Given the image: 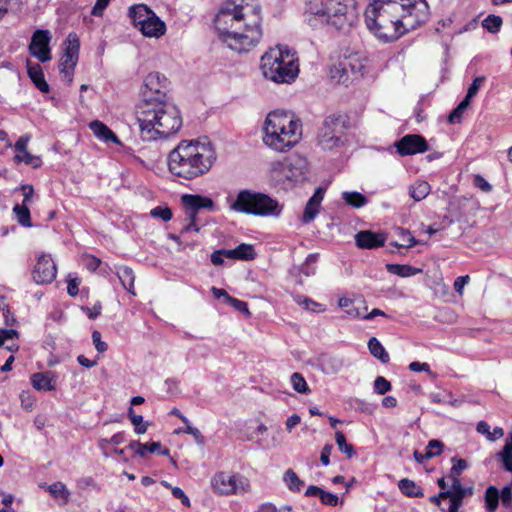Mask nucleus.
Masks as SVG:
<instances>
[{
    "mask_svg": "<svg viewBox=\"0 0 512 512\" xmlns=\"http://www.w3.org/2000/svg\"><path fill=\"white\" fill-rule=\"evenodd\" d=\"M28 75L35 86L43 93L49 92V85L44 78V73L39 64L27 63Z\"/></svg>",
    "mask_w": 512,
    "mask_h": 512,
    "instance_id": "nucleus-25",
    "label": "nucleus"
},
{
    "mask_svg": "<svg viewBox=\"0 0 512 512\" xmlns=\"http://www.w3.org/2000/svg\"><path fill=\"white\" fill-rule=\"evenodd\" d=\"M261 6L257 0H226L214 25L219 38L232 50L249 51L262 37Z\"/></svg>",
    "mask_w": 512,
    "mask_h": 512,
    "instance_id": "nucleus-1",
    "label": "nucleus"
},
{
    "mask_svg": "<svg viewBox=\"0 0 512 512\" xmlns=\"http://www.w3.org/2000/svg\"><path fill=\"white\" fill-rule=\"evenodd\" d=\"M303 17L311 27L331 24L339 30L350 27L356 18L354 8L340 0H306Z\"/></svg>",
    "mask_w": 512,
    "mask_h": 512,
    "instance_id": "nucleus-6",
    "label": "nucleus"
},
{
    "mask_svg": "<svg viewBox=\"0 0 512 512\" xmlns=\"http://www.w3.org/2000/svg\"><path fill=\"white\" fill-rule=\"evenodd\" d=\"M128 448L135 451V453L140 457H145L147 455V444H142L139 441L130 442Z\"/></svg>",
    "mask_w": 512,
    "mask_h": 512,
    "instance_id": "nucleus-55",
    "label": "nucleus"
},
{
    "mask_svg": "<svg viewBox=\"0 0 512 512\" xmlns=\"http://www.w3.org/2000/svg\"><path fill=\"white\" fill-rule=\"evenodd\" d=\"M484 80H485V78L482 76L476 77L473 80L472 84L469 86L467 94L465 96V99H468V101H470L473 97H475L479 91L480 86L484 82Z\"/></svg>",
    "mask_w": 512,
    "mask_h": 512,
    "instance_id": "nucleus-51",
    "label": "nucleus"
},
{
    "mask_svg": "<svg viewBox=\"0 0 512 512\" xmlns=\"http://www.w3.org/2000/svg\"><path fill=\"white\" fill-rule=\"evenodd\" d=\"M319 208H320V206L308 201L305 206L304 213L302 215V222L304 224H308V223L312 222L316 218L317 214L319 213Z\"/></svg>",
    "mask_w": 512,
    "mask_h": 512,
    "instance_id": "nucleus-44",
    "label": "nucleus"
},
{
    "mask_svg": "<svg viewBox=\"0 0 512 512\" xmlns=\"http://www.w3.org/2000/svg\"><path fill=\"white\" fill-rule=\"evenodd\" d=\"M260 68L263 76L275 83H291L299 72L295 54L282 46L270 48L261 57Z\"/></svg>",
    "mask_w": 512,
    "mask_h": 512,
    "instance_id": "nucleus-7",
    "label": "nucleus"
},
{
    "mask_svg": "<svg viewBox=\"0 0 512 512\" xmlns=\"http://www.w3.org/2000/svg\"><path fill=\"white\" fill-rule=\"evenodd\" d=\"M31 137L29 134L22 135L15 143V161L23 162L27 165H30L34 168L40 167L42 164L41 159L38 156L32 155L27 150V145L30 141Z\"/></svg>",
    "mask_w": 512,
    "mask_h": 512,
    "instance_id": "nucleus-19",
    "label": "nucleus"
},
{
    "mask_svg": "<svg viewBox=\"0 0 512 512\" xmlns=\"http://www.w3.org/2000/svg\"><path fill=\"white\" fill-rule=\"evenodd\" d=\"M89 127L99 140L104 142H113L118 145L121 144L118 136L104 123L95 120L89 124Z\"/></svg>",
    "mask_w": 512,
    "mask_h": 512,
    "instance_id": "nucleus-24",
    "label": "nucleus"
},
{
    "mask_svg": "<svg viewBox=\"0 0 512 512\" xmlns=\"http://www.w3.org/2000/svg\"><path fill=\"white\" fill-rule=\"evenodd\" d=\"M50 41L51 35L48 30H36L32 35L29 45L30 54L40 62L51 60Z\"/></svg>",
    "mask_w": 512,
    "mask_h": 512,
    "instance_id": "nucleus-16",
    "label": "nucleus"
},
{
    "mask_svg": "<svg viewBox=\"0 0 512 512\" xmlns=\"http://www.w3.org/2000/svg\"><path fill=\"white\" fill-rule=\"evenodd\" d=\"M319 499L322 504L328 505V506H337L339 503V498L336 494L327 492L325 490H322V493H321Z\"/></svg>",
    "mask_w": 512,
    "mask_h": 512,
    "instance_id": "nucleus-52",
    "label": "nucleus"
},
{
    "mask_svg": "<svg viewBox=\"0 0 512 512\" xmlns=\"http://www.w3.org/2000/svg\"><path fill=\"white\" fill-rule=\"evenodd\" d=\"M56 379L53 371L38 372L32 374L31 383L38 391H53L56 389Z\"/></svg>",
    "mask_w": 512,
    "mask_h": 512,
    "instance_id": "nucleus-22",
    "label": "nucleus"
},
{
    "mask_svg": "<svg viewBox=\"0 0 512 512\" xmlns=\"http://www.w3.org/2000/svg\"><path fill=\"white\" fill-rule=\"evenodd\" d=\"M125 441V434L123 432H118L114 434L110 439H102L100 441V446L103 447L104 444H113L120 445Z\"/></svg>",
    "mask_w": 512,
    "mask_h": 512,
    "instance_id": "nucleus-56",
    "label": "nucleus"
},
{
    "mask_svg": "<svg viewBox=\"0 0 512 512\" xmlns=\"http://www.w3.org/2000/svg\"><path fill=\"white\" fill-rule=\"evenodd\" d=\"M212 487L220 494H241L247 491L248 483L245 479L237 478L224 472L216 474L212 478Z\"/></svg>",
    "mask_w": 512,
    "mask_h": 512,
    "instance_id": "nucleus-14",
    "label": "nucleus"
},
{
    "mask_svg": "<svg viewBox=\"0 0 512 512\" xmlns=\"http://www.w3.org/2000/svg\"><path fill=\"white\" fill-rule=\"evenodd\" d=\"M135 114L141 137L146 141L168 138L182 127L180 111L170 100L139 103Z\"/></svg>",
    "mask_w": 512,
    "mask_h": 512,
    "instance_id": "nucleus-4",
    "label": "nucleus"
},
{
    "mask_svg": "<svg viewBox=\"0 0 512 512\" xmlns=\"http://www.w3.org/2000/svg\"><path fill=\"white\" fill-rule=\"evenodd\" d=\"M150 215L154 218H160L164 222L172 219V210L168 207L157 206L150 211Z\"/></svg>",
    "mask_w": 512,
    "mask_h": 512,
    "instance_id": "nucleus-48",
    "label": "nucleus"
},
{
    "mask_svg": "<svg viewBox=\"0 0 512 512\" xmlns=\"http://www.w3.org/2000/svg\"><path fill=\"white\" fill-rule=\"evenodd\" d=\"M502 18L497 15H488L482 22L483 28L490 33H497L502 26Z\"/></svg>",
    "mask_w": 512,
    "mask_h": 512,
    "instance_id": "nucleus-41",
    "label": "nucleus"
},
{
    "mask_svg": "<svg viewBox=\"0 0 512 512\" xmlns=\"http://www.w3.org/2000/svg\"><path fill=\"white\" fill-rule=\"evenodd\" d=\"M347 137L341 117L327 116L317 133V145L322 150H334L345 145Z\"/></svg>",
    "mask_w": 512,
    "mask_h": 512,
    "instance_id": "nucleus-11",
    "label": "nucleus"
},
{
    "mask_svg": "<svg viewBox=\"0 0 512 512\" xmlns=\"http://www.w3.org/2000/svg\"><path fill=\"white\" fill-rule=\"evenodd\" d=\"M450 498L449 512H458L464 497L459 495H448Z\"/></svg>",
    "mask_w": 512,
    "mask_h": 512,
    "instance_id": "nucleus-64",
    "label": "nucleus"
},
{
    "mask_svg": "<svg viewBox=\"0 0 512 512\" xmlns=\"http://www.w3.org/2000/svg\"><path fill=\"white\" fill-rule=\"evenodd\" d=\"M57 275V268L54 260L49 254H41L34 266L32 277L37 284H50Z\"/></svg>",
    "mask_w": 512,
    "mask_h": 512,
    "instance_id": "nucleus-15",
    "label": "nucleus"
},
{
    "mask_svg": "<svg viewBox=\"0 0 512 512\" xmlns=\"http://www.w3.org/2000/svg\"><path fill=\"white\" fill-rule=\"evenodd\" d=\"M317 362L319 369L326 375H336L345 366V359L340 355L321 354Z\"/></svg>",
    "mask_w": 512,
    "mask_h": 512,
    "instance_id": "nucleus-21",
    "label": "nucleus"
},
{
    "mask_svg": "<svg viewBox=\"0 0 512 512\" xmlns=\"http://www.w3.org/2000/svg\"><path fill=\"white\" fill-rule=\"evenodd\" d=\"M230 209L261 217H279L283 207L267 194L244 189L238 192L236 199L230 204Z\"/></svg>",
    "mask_w": 512,
    "mask_h": 512,
    "instance_id": "nucleus-8",
    "label": "nucleus"
},
{
    "mask_svg": "<svg viewBox=\"0 0 512 512\" xmlns=\"http://www.w3.org/2000/svg\"><path fill=\"white\" fill-rule=\"evenodd\" d=\"M184 432L192 435L197 444H199V445L204 444V437L201 434L200 430L196 427L191 426L189 422H188V424H186V428H185Z\"/></svg>",
    "mask_w": 512,
    "mask_h": 512,
    "instance_id": "nucleus-54",
    "label": "nucleus"
},
{
    "mask_svg": "<svg viewBox=\"0 0 512 512\" xmlns=\"http://www.w3.org/2000/svg\"><path fill=\"white\" fill-rule=\"evenodd\" d=\"M338 305H339V307L345 309V312L350 317L356 318V317H360V315H361L360 312L358 311V309L353 307V301L349 298H345V297L340 298L338 301Z\"/></svg>",
    "mask_w": 512,
    "mask_h": 512,
    "instance_id": "nucleus-47",
    "label": "nucleus"
},
{
    "mask_svg": "<svg viewBox=\"0 0 512 512\" xmlns=\"http://www.w3.org/2000/svg\"><path fill=\"white\" fill-rule=\"evenodd\" d=\"M386 234L381 232H372L370 230L360 231L355 235L357 247L361 249H374L384 246Z\"/></svg>",
    "mask_w": 512,
    "mask_h": 512,
    "instance_id": "nucleus-20",
    "label": "nucleus"
},
{
    "mask_svg": "<svg viewBox=\"0 0 512 512\" xmlns=\"http://www.w3.org/2000/svg\"><path fill=\"white\" fill-rule=\"evenodd\" d=\"M172 495L175 498L179 499L184 506H186V507L191 506L190 499L187 497V495L184 493V491L181 488H179V487L172 488Z\"/></svg>",
    "mask_w": 512,
    "mask_h": 512,
    "instance_id": "nucleus-58",
    "label": "nucleus"
},
{
    "mask_svg": "<svg viewBox=\"0 0 512 512\" xmlns=\"http://www.w3.org/2000/svg\"><path fill=\"white\" fill-rule=\"evenodd\" d=\"M48 491L56 499L61 500L64 504L68 502L69 491L62 482H55L48 486Z\"/></svg>",
    "mask_w": 512,
    "mask_h": 512,
    "instance_id": "nucleus-38",
    "label": "nucleus"
},
{
    "mask_svg": "<svg viewBox=\"0 0 512 512\" xmlns=\"http://www.w3.org/2000/svg\"><path fill=\"white\" fill-rule=\"evenodd\" d=\"M168 79L159 72L149 73L143 81L141 89L142 99L139 103H158L170 100L167 96Z\"/></svg>",
    "mask_w": 512,
    "mask_h": 512,
    "instance_id": "nucleus-12",
    "label": "nucleus"
},
{
    "mask_svg": "<svg viewBox=\"0 0 512 512\" xmlns=\"http://www.w3.org/2000/svg\"><path fill=\"white\" fill-rule=\"evenodd\" d=\"M395 234L401 241L400 243H398V242L393 243V245L395 247L411 248L418 243L417 240L415 239V237L411 234V232L404 228H401V227L396 228Z\"/></svg>",
    "mask_w": 512,
    "mask_h": 512,
    "instance_id": "nucleus-33",
    "label": "nucleus"
},
{
    "mask_svg": "<svg viewBox=\"0 0 512 512\" xmlns=\"http://www.w3.org/2000/svg\"><path fill=\"white\" fill-rule=\"evenodd\" d=\"M13 213L16 216L18 223L24 227H31L30 210L28 206L16 204L13 207Z\"/></svg>",
    "mask_w": 512,
    "mask_h": 512,
    "instance_id": "nucleus-36",
    "label": "nucleus"
},
{
    "mask_svg": "<svg viewBox=\"0 0 512 512\" xmlns=\"http://www.w3.org/2000/svg\"><path fill=\"white\" fill-rule=\"evenodd\" d=\"M497 457L501 460L503 468L512 472V434L506 438L502 450L497 453Z\"/></svg>",
    "mask_w": 512,
    "mask_h": 512,
    "instance_id": "nucleus-29",
    "label": "nucleus"
},
{
    "mask_svg": "<svg viewBox=\"0 0 512 512\" xmlns=\"http://www.w3.org/2000/svg\"><path fill=\"white\" fill-rule=\"evenodd\" d=\"M184 207H190L199 212L200 209L213 210L214 202L211 198L198 194H184L181 197Z\"/></svg>",
    "mask_w": 512,
    "mask_h": 512,
    "instance_id": "nucleus-23",
    "label": "nucleus"
},
{
    "mask_svg": "<svg viewBox=\"0 0 512 512\" xmlns=\"http://www.w3.org/2000/svg\"><path fill=\"white\" fill-rule=\"evenodd\" d=\"M256 257V252L251 244L242 243L236 247V259L249 261Z\"/></svg>",
    "mask_w": 512,
    "mask_h": 512,
    "instance_id": "nucleus-39",
    "label": "nucleus"
},
{
    "mask_svg": "<svg viewBox=\"0 0 512 512\" xmlns=\"http://www.w3.org/2000/svg\"><path fill=\"white\" fill-rule=\"evenodd\" d=\"M109 2L110 0H97L94 7L91 10V14L94 16H102Z\"/></svg>",
    "mask_w": 512,
    "mask_h": 512,
    "instance_id": "nucleus-61",
    "label": "nucleus"
},
{
    "mask_svg": "<svg viewBox=\"0 0 512 512\" xmlns=\"http://www.w3.org/2000/svg\"><path fill=\"white\" fill-rule=\"evenodd\" d=\"M399 490L408 497H422L423 490L414 481L404 478L398 483Z\"/></svg>",
    "mask_w": 512,
    "mask_h": 512,
    "instance_id": "nucleus-31",
    "label": "nucleus"
},
{
    "mask_svg": "<svg viewBox=\"0 0 512 512\" xmlns=\"http://www.w3.org/2000/svg\"><path fill=\"white\" fill-rule=\"evenodd\" d=\"M92 340H93L95 349L99 353H103L107 350L108 346L104 341L101 340V333L99 331L95 330L92 332Z\"/></svg>",
    "mask_w": 512,
    "mask_h": 512,
    "instance_id": "nucleus-53",
    "label": "nucleus"
},
{
    "mask_svg": "<svg viewBox=\"0 0 512 512\" xmlns=\"http://www.w3.org/2000/svg\"><path fill=\"white\" fill-rule=\"evenodd\" d=\"M430 191L431 187L426 181H417L409 187V195L417 202L425 199Z\"/></svg>",
    "mask_w": 512,
    "mask_h": 512,
    "instance_id": "nucleus-32",
    "label": "nucleus"
},
{
    "mask_svg": "<svg viewBox=\"0 0 512 512\" xmlns=\"http://www.w3.org/2000/svg\"><path fill=\"white\" fill-rule=\"evenodd\" d=\"M118 278L124 287L129 293L135 295L134 291V280L135 276L131 268L127 266L120 267L117 271Z\"/></svg>",
    "mask_w": 512,
    "mask_h": 512,
    "instance_id": "nucleus-28",
    "label": "nucleus"
},
{
    "mask_svg": "<svg viewBox=\"0 0 512 512\" xmlns=\"http://www.w3.org/2000/svg\"><path fill=\"white\" fill-rule=\"evenodd\" d=\"M335 441L339 450L346 454L348 458H351L355 455L353 446L346 442L345 435L342 431H337L335 433Z\"/></svg>",
    "mask_w": 512,
    "mask_h": 512,
    "instance_id": "nucleus-40",
    "label": "nucleus"
},
{
    "mask_svg": "<svg viewBox=\"0 0 512 512\" xmlns=\"http://www.w3.org/2000/svg\"><path fill=\"white\" fill-rule=\"evenodd\" d=\"M470 101L463 99L459 105L450 113L448 117L449 123H459L462 120L463 113L469 107Z\"/></svg>",
    "mask_w": 512,
    "mask_h": 512,
    "instance_id": "nucleus-42",
    "label": "nucleus"
},
{
    "mask_svg": "<svg viewBox=\"0 0 512 512\" xmlns=\"http://www.w3.org/2000/svg\"><path fill=\"white\" fill-rule=\"evenodd\" d=\"M129 16L134 26L145 36L159 38L166 32L165 23L144 4H137L129 9Z\"/></svg>",
    "mask_w": 512,
    "mask_h": 512,
    "instance_id": "nucleus-10",
    "label": "nucleus"
},
{
    "mask_svg": "<svg viewBox=\"0 0 512 512\" xmlns=\"http://www.w3.org/2000/svg\"><path fill=\"white\" fill-rule=\"evenodd\" d=\"M302 139V123L293 114L285 111L268 113L264 122L263 142L277 152H286Z\"/></svg>",
    "mask_w": 512,
    "mask_h": 512,
    "instance_id": "nucleus-5",
    "label": "nucleus"
},
{
    "mask_svg": "<svg viewBox=\"0 0 512 512\" xmlns=\"http://www.w3.org/2000/svg\"><path fill=\"white\" fill-rule=\"evenodd\" d=\"M444 444L437 439L430 440L426 447L425 457H435L442 453Z\"/></svg>",
    "mask_w": 512,
    "mask_h": 512,
    "instance_id": "nucleus-45",
    "label": "nucleus"
},
{
    "mask_svg": "<svg viewBox=\"0 0 512 512\" xmlns=\"http://www.w3.org/2000/svg\"><path fill=\"white\" fill-rule=\"evenodd\" d=\"M307 170V159L299 154H292L283 160L271 162L269 177L275 187L287 190L302 180Z\"/></svg>",
    "mask_w": 512,
    "mask_h": 512,
    "instance_id": "nucleus-9",
    "label": "nucleus"
},
{
    "mask_svg": "<svg viewBox=\"0 0 512 512\" xmlns=\"http://www.w3.org/2000/svg\"><path fill=\"white\" fill-rule=\"evenodd\" d=\"M131 423L135 426V432L137 434H144L147 431V424L143 423V417L141 415L133 416Z\"/></svg>",
    "mask_w": 512,
    "mask_h": 512,
    "instance_id": "nucleus-57",
    "label": "nucleus"
},
{
    "mask_svg": "<svg viewBox=\"0 0 512 512\" xmlns=\"http://www.w3.org/2000/svg\"><path fill=\"white\" fill-rule=\"evenodd\" d=\"M389 273L400 277H411L421 272V269L415 268L408 264H386Z\"/></svg>",
    "mask_w": 512,
    "mask_h": 512,
    "instance_id": "nucleus-30",
    "label": "nucleus"
},
{
    "mask_svg": "<svg viewBox=\"0 0 512 512\" xmlns=\"http://www.w3.org/2000/svg\"><path fill=\"white\" fill-rule=\"evenodd\" d=\"M342 198L348 205L354 208H361L368 202L367 198L363 194L356 191H345L342 193Z\"/></svg>",
    "mask_w": 512,
    "mask_h": 512,
    "instance_id": "nucleus-35",
    "label": "nucleus"
},
{
    "mask_svg": "<svg viewBox=\"0 0 512 512\" xmlns=\"http://www.w3.org/2000/svg\"><path fill=\"white\" fill-rule=\"evenodd\" d=\"M228 303H230L236 310L249 314V309L246 302L233 297H228Z\"/></svg>",
    "mask_w": 512,
    "mask_h": 512,
    "instance_id": "nucleus-62",
    "label": "nucleus"
},
{
    "mask_svg": "<svg viewBox=\"0 0 512 512\" xmlns=\"http://www.w3.org/2000/svg\"><path fill=\"white\" fill-rule=\"evenodd\" d=\"M452 460L454 464L451 468V475L454 477L459 475L463 470L467 468V462L464 459L455 460V458H453Z\"/></svg>",
    "mask_w": 512,
    "mask_h": 512,
    "instance_id": "nucleus-59",
    "label": "nucleus"
},
{
    "mask_svg": "<svg viewBox=\"0 0 512 512\" xmlns=\"http://www.w3.org/2000/svg\"><path fill=\"white\" fill-rule=\"evenodd\" d=\"M283 481L292 492H300L304 486V481H302L292 469H288L284 473Z\"/></svg>",
    "mask_w": 512,
    "mask_h": 512,
    "instance_id": "nucleus-34",
    "label": "nucleus"
},
{
    "mask_svg": "<svg viewBox=\"0 0 512 512\" xmlns=\"http://www.w3.org/2000/svg\"><path fill=\"white\" fill-rule=\"evenodd\" d=\"M499 500L502 505L509 510L512 507V489L511 486H505L501 492L494 486L487 488L485 493V503L488 512H495L497 509Z\"/></svg>",
    "mask_w": 512,
    "mask_h": 512,
    "instance_id": "nucleus-18",
    "label": "nucleus"
},
{
    "mask_svg": "<svg viewBox=\"0 0 512 512\" xmlns=\"http://www.w3.org/2000/svg\"><path fill=\"white\" fill-rule=\"evenodd\" d=\"M428 14L425 0H372L365 10V22L375 36L388 42L415 29Z\"/></svg>",
    "mask_w": 512,
    "mask_h": 512,
    "instance_id": "nucleus-2",
    "label": "nucleus"
},
{
    "mask_svg": "<svg viewBox=\"0 0 512 512\" xmlns=\"http://www.w3.org/2000/svg\"><path fill=\"white\" fill-rule=\"evenodd\" d=\"M146 444H147V453L158 452L161 455H169V449L162 448V445L160 442H151V443H146Z\"/></svg>",
    "mask_w": 512,
    "mask_h": 512,
    "instance_id": "nucleus-60",
    "label": "nucleus"
},
{
    "mask_svg": "<svg viewBox=\"0 0 512 512\" xmlns=\"http://www.w3.org/2000/svg\"><path fill=\"white\" fill-rule=\"evenodd\" d=\"M391 383L382 376H378L374 381V391L383 395L391 390Z\"/></svg>",
    "mask_w": 512,
    "mask_h": 512,
    "instance_id": "nucleus-49",
    "label": "nucleus"
},
{
    "mask_svg": "<svg viewBox=\"0 0 512 512\" xmlns=\"http://www.w3.org/2000/svg\"><path fill=\"white\" fill-rule=\"evenodd\" d=\"M368 349L372 356L386 364L389 362V354L376 337H371L368 341Z\"/></svg>",
    "mask_w": 512,
    "mask_h": 512,
    "instance_id": "nucleus-27",
    "label": "nucleus"
},
{
    "mask_svg": "<svg viewBox=\"0 0 512 512\" xmlns=\"http://www.w3.org/2000/svg\"><path fill=\"white\" fill-rule=\"evenodd\" d=\"M331 78L337 81L338 83H344L348 80V65L346 61L340 62L337 65H334L330 70Z\"/></svg>",
    "mask_w": 512,
    "mask_h": 512,
    "instance_id": "nucleus-37",
    "label": "nucleus"
},
{
    "mask_svg": "<svg viewBox=\"0 0 512 512\" xmlns=\"http://www.w3.org/2000/svg\"><path fill=\"white\" fill-rule=\"evenodd\" d=\"M468 281H469L468 275L457 277L456 280L454 281V290L458 294L462 295L464 286L468 283Z\"/></svg>",
    "mask_w": 512,
    "mask_h": 512,
    "instance_id": "nucleus-63",
    "label": "nucleus"
},
{
    "mask_svg": "<svg viewBox=\"0 0 512 512\" xmlns=\"http://www.w3.org/2000/svg\"><path fill=\"white\" fill-rule=\"evenodd\" d=\"M298 303L303 306L306 310L312 312H324L326 310L325 306L320 303L313 301L310 298L302 297L298 300Z\"/></svg>",
    "mask_w": 512,
    "mask_h": 512,
    "instance_id": "nucleus-46",
    "label": "nucleus"
},
{
    "mask_svg": "<svg viewBox=\"0 0 512 512\" xmlns=\"http://www.w3.org/2000/svg\"><path fill=\"white\" fill-rule=\"evenodd\" d=\"M397 152L402 156L424 153L428 150L426 139L418 134H408L395 144Z\"/></svg>",
    "mask_w": 512,
    "mask_h": 512,
    "instance_id": "nucleus-17",
    "label": "nucleus"
},
{
    "mask_svg": "<svg viewBox=\"0 0 512 512\" xmlns=\"http://www.w3.org/2000/svg\"><path fill=\"white\" fill-rule=\"evenodd\" d=\"M216 160V152L209 141L183 140L168 156L170 172L185 180L206 174Z\"/></svg>",
    "mask_w": 512,
    "mask_h": 512,
    "instance_id": "nucleus-3",
    "label": "nucleus"
},
{
    "mask_svg": "<svg viewBox=\"0 0 512 512\" xmlns=\"http://www.w3.org/2000/svg\"><path fill=\"white\" fill-rule=\"evenodd\" d=\"M184 225L181 229V233H188L190 231L198 232L200 226L197 224L198 211L190 207H184Z\"/></svg>",
    "mask_w": 512,
    "mask_h": 512,
    "instance_id": "nucleus-26",
    "label": "nucleus"
},
{
    "mask_svg": "<svg viewBox=\"0 0 512 512\" xmlns=\"http://www.w3.org/2000/svg\"><path fill=\"white\" fill-rule=\"evenodd\" d=\"M448 495H459L461 497H464L465 491H464L462 484L458 478H456V477L452 478V485H451L450 490L441 492V496H448Z\"/></svg>",
    "mask_w": 512,
    "mask_h": 512,
    "instance_id": "nucleus-50",
    "label": "nucleus"
},
{
    "mask_svg": "<svg viewBox=\"0 0 512 512\" xmlns=\"http://www.w3.org/2000/svg\"><path fill=\"white\" fill-rule=\"evenodd\" d=\"M80 41L75 33H70L64 42V53L59 61V72L62 81L70 85L78 62Z\"/></svg>",
    "mask_w": 512,
    "mask_h": 512,
    "instance_id": "nucleus-13",
    "label": "nucleus"
},
{
    "mask_svg": "<svg viewBox=\"0 0 512 512\" xmlns=\"http://www.w3.org/2000/svg\"><path fill=\"white\" fill-rule=\"evenodd\" d=\"M290 382L294 390L298 393H306L309 390L306 380L302 374L298 372H295L291 375Z\"/></svg>",
    "mask_w": 512,
    "mask_h": 512,
    "instance_id": "nucleus-43",
    "label": "nucleus"
}]
</instances>
